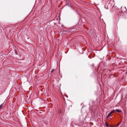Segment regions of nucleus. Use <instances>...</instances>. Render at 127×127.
<instances>
[{"label": "nucleus", "mask_w": 127, "mask_h": 127, "mask_svg": "<svg viewBox=\"0 0 127 127\" xmlns=\"http://www.w3.org/2000/svg\"><path fill=\"white\" fill-rule=\"evenodd\" d=\"M121 10L123 12H126L127 11L126 8L125 7H122V6L121 8Z\"/></svg>", "instance_id": "1"}, {"label": "nucleus", "mask_w": 127, "mask_h": 127, "mask_svg": "<svg viewBox=\"0 0 127 127\" xmlns=\"http://www.w3.org/2000/svg\"><path fill=\"white\" fill-rule=\"evenodd\" d=\"M112 113L111 111L108 114V115L107 117V118L108 119L109 118L110 116L112 114Z\"/></svg>", "instance_id": "2"}, {"label": "nucleus", "mask_w": 127, "mask_h": 127, "mask_svg": "<svg viewBox=\"0 0 127 127\" xmlns=\"http://www.w3.org/2000/svg\"><path fill=\"white\" fill-rule=\"evenodd\" d=\"M3 103L1 104L0 105V110L1 109H2L4 107L3 106Z\"/></svg>", "instance_id": "3"}, {"label": "nucleus", "mask_w": 127, "mask_h": 127, "mask_svg": "<svg viewBox=\"0 0 127 127\" xmlns=\"http://www.w3.org/2000/svg\"><path fill=\"white\" fill-rule=\"evenodd\" d=\"M116 111L117 112L119 113H120L122 112V111L121 110L117 109L116 110Z\"/></svg>", "instance_id": "4"}, {"label": "nucleus", "mask_w": 127, "mask_h": 127, "mask_svg": "<svg viewBox=\"0 0 127 127\" xmlns=\"http://www.w3.org/2000/svg\"><path fill=\"white\" fill-rule=\"evenodd\" d=\"M121 122H120L118 123L116 126V127H118L121 124Z\"/></svg>", "instance_id": "5"}, {"label": "nucleus", "mask_w": 127, "mask_h": 127, "mask_svg": "<svg viewBox=\"0 0 127 127\" xmlns=\"http://www.w3.org/2000/svg\"><path fill=\"white\" fill-rule=\"evenodd\" d=\"M105 126H106L107 127H108V125L107 123V122H105Z\"/></svg>", "instance_id": "6"}, {"label": "nucleus", "mask_w": 127, "mask_h": 127, "mask_svg": "<svg viewBox=\"0 0 127 127\" xmlns=\"http://www.w3.org/2000/svg\"><path fill=\"white\" fill-rule=\"evenodd\" d=\"M116 110L114 109L112 111H111V112H112V113H114L115 112V111Z\"/></svg>", "instance_id": "7"}, {"label": "nucleus", "mask_w": 127, "mask_h": 127, "mask_svg": "<svg viewBox=\"0 0 127 127\" xmlns=\"http://www.w3.org/2000/svg\"><path fill=\"white\" fill-rule=\"evenodd\" d=\"M55 69H53L52 71H51V73H52V72H53L54 71Z\"/></svg>", "instance_id": "8"}, {"label": "nucleus", "mask_w": 127, "mask_h": 127, "mask_svg": "<svg viewBox=\"0 0 127 127\" xmlns=\"http://www.w3.org/2000/svg\"><path fill=\"white\" fill-rule=\"evenodd\" d=\"M109 118H110V119H112V116H111H111H110V117H109Z\"/></svg>", "instance_id": "9"}, {"label": "nucleus", "mask_w": 127, "mask_h": 127, "mask_svg": "<svg viewBox=\"0 0 127 127\" xmlns=\"http://www.w3.org/2000/svg\"><path fill=\"white\" fill-rule=\"evenodd\" d=\"M106 9H108V7H107V8H106Z\"/></svg>", "instance_id": "10"}, {"label": "nucleus", "mask_w": 127, "mask_h": 127, "mask_svg": "<svg viewBox=\"0 0 127 127\" xmlns=\"http://www.w3.org/2000/svg\"><path fill=\"white\" fill-rule=\"evenodd\" d=\"M105 8H106V7H105Z\"/></svg>", "instance_id": "11"}]
</instances>
